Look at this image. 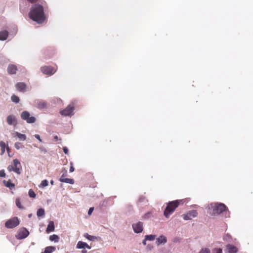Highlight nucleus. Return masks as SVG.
Instances as JSON below:
<instances>
[{
    "label": "nucleus",
    "mask_w": 253,
    "mask_h": 253,
    "mask_svg": "<svg viewBox=\"0 0 253 253\" xmlns=\"http://www.w3.org/2000/svg\"><path fill=\"white\" fill-rule=\"evenodd\" d=\"M29 15L32 20L38 23H42L45 18L43 6L37 3L32 6Z\"/></svg>",
    "instance_id": "obj_1"
},
{
    "label": "nucleus",
    "mask_w": 253,
    "mask_h": 253,
    "mask_svg": "<svg viewBox=\"0 0 253 253\" xmlns=\"http://www.w3.org/2000/svg\"><path fill=\"white\" fill-rule=\"evenodd\" d=\"M209 209L212 210V212L211 213L212 215L223 213L225 214V217L229 216V211L224 204L218 203H211L209 207Z\"/></svg>",
    "instance_id": "obj_2"
},
{
    "label": "nucleus",
    "mask_w": 253,
    "mask_h": 253,
    "mask_svg": "<svg viewBox=\"0 0 253 253\" xmlns=\"http://www.w3.org/2000/svg\"><path fill=\"white\" fill-rule=\"evenodd\" d=\"M179 202L178 201L169 202L164 211L165 216L168 218L169 215L174 211L176 207H178Z\"/></svg>",
    "instance_id": "obj_3"
},
{
    "label": "nucleus",
    "mask_w": 253,
    "mask_h": 253,
    "mask_svg": "<svg viewBox=\"0 0 253 253\" xmlns=\"http://www.w3.org/2000/svg\"><path fill=\"white\" fill-rule=\"evenodd\" d=\"M13 165H9L7 169L9 171H14L16 173L20 174L21 173L20 168L21 164L18 159H14L13 161Z\"/></svg>",
    "instance_id": "obj_4"
},
{
    "label": "nucleus",
    "mask_w": 253,
    "mask_h": 253,
    "mask_svg": "<svg viewBox=\"0 0 253 253\" xmlns=\"http://www.w3.org/2000/svg\"><path fill=\"white\" fill-rule=\"evenodd\" d=\"M20 221L17 217L14 216L8 219L5 223V226L7 228L11 229L17 226Z\"/></svg>",
    "instance_id": "obj_5"
},
{
    "label": "nucleus",
    "mask_w": 253,
    "mask_h": 253,
    "mask_svg": "<svg viewBox=\"0 0 253 253\" xmlns=\"http://www.w3.org/2000/svg\"><path fill=\"white\" fill-rule=\"evenodd\" d=\"M21 118L26 121L27 123L32 124L36 121V118L34 117H30V113L27 111H23L21 114Z\"/></svg>",
    "instance_id": "obj_6"
},
{
    "label": "nucleus",
    "mask_w": 253,
    "mask_h": 253,
    "mask_svg": "<svg viewBox=\"0 0 253 253\" xmlns=\"http://www.w3.org/2000/svg\"><path fill=\"white\" fill-rule=\"evenodd\" d=\"M29 235V232L25 228H22L19 229L16 238L18 240H22L26 238Z\"/></svg>",
    "instance_id": "obj_7"
},
{
    "label": "nucleus",
    "mask_w": 253,
    "mask_h": 253,
    "mask_svg": "<svg viewBox=\"0 0 253 253\" xmlns=\"http://www.w3.org/2000/svg\"><path fill=\"white\" fill-rule=\"evenodd\" d=\"M198 212L196 210L189 211L186 214H183V218L185 220H191L193 218L197 216Z\"/></svg>",
    "instance_id": "obj_8"
},
{
    "label": "nucleus",
    "mask_w": 253,
    "mask_h": 253,
    "mask_svg": "<svg viewBox=\"0 0 253 253\" xmlns=\"http://www.w3.org/2000/svg\"><path fill=\"white\" fill-rule=\"evenodd\" d=\"M143 223L141 221L133 223L132 225V229L135 233H140L142 232Z\"/></svg>",
    "instance_id": "obj_9"
},
{
    "label": "nucleus",
    "mask_w": 253,
    "mask_h": 253,
    "mask_svg": "<svg viewBox=\"0 0 253 253\" xmlns=\"http://www.w3.org/2000/svg\"><path fill=\"white\" fill-rule=\"evenodd\" d=\"M74 109L73 105H69L64 110L61 111L60 113L64 116L72 115Z\"/></svg>",
    "instance_id": "obj_10"
},
{
    "label": "nucleus",
    "mask_w": 253,
    "mask_h": 253,
    "mask_svg": "<svg viewBox=\"0 0 253 253\" xmlns=\"http://www.w3.org/2000/svg\"><path fill=\"white\" fill-rule=\"evenodd\" d=\"M6 121L9 125L15 126L17 124V121L16 117L14 115H10L7 116Z\"/></svg>",
    "instance_id": "obj_11"
},
{
    "label": "nucleus",
    "mask_w": 253,
    "mask_h": 253,
    "mask_svg": "<svg viewBox=\"0 0 253 253\" xmlns=\"http://www.w3.org/2000/svg\"><path fill=\"white\" fill-rule=\"evenodd\" d=\"M41 71L44 74L52 75L54 73L53 69L50 66H43L41 68Z\"/></svg>",
    "instance_id": "obj_12"
},
{
    "label": "nucleus",
    "mask_w": 253,
    "mask_h": 253,
    "mask_svg": "<svg viewBox=\"0 0 253 253\" xmlns=\"http://www.w3.org/2000/svg\"><path fill=\"white\" fill-rule=\"evenodd\" d=\"M17 89L22 92H24L26 91V84L23 82H19L15 85Z\"/></svg>",
    "instance_id": "obj_13"
},
{
    "label": "nucleus",
    "mask_w": 253,
    "mask_h": 253,
    "mask_svg": "<svg viewBox=\"0 0 253 253\" xmlns=\"http://www.w3.org/2000/svg\"><path fill=\"white\" fill-rule=\"evenodd\" d=\"M77 249H85V248H87L89 250L91 249V247L89 246L88 245H87L86 243L82 242V241H79L77 244L76 246Z\"/></svg>",
    "instance_id": "obj_14"
},
{
    "label": "nucleus",
    "mask_w": 253,
    "mask_h": 253,
    "mask_svg": "<svg viewBox=\"0 0 253 253\" xmlns=\"http://www.w3.org/2000/svg\"><path fill=\"white\" fill-rule=\"evenodd\" d=\"M167 238L164 235H161L156 239V244L158 245L161 244L164 245L167 243Z\"/></svg>",
    "instance_id": "obj_15"
},
{
    "label": "nucleus",
    "mask_w": 253,
    "mask_h": 253,
    "mask_svg": "<svg viewBox=\"0 0 253 253\" xmlns=\"http://www.w3.org/2000/svg\"><path fill=\"white\" fill-rule=\"evenodd\" d=\"M226 249L228 253H237L238 249L234 246L228 244L226 246Z\"/></svg>",
    "instance_id": "obj_16"
},
{
    "label": "nucleus",
    "mask_w": 253,
    "mask_h": 253,
    "mask_svg": "<svg viewBox=\"0 0 253 253\" xmlns=\"http://www.w3.org/2000/svg\"><path fill=\"white\" fill-rule=\"evenodd\" d=\"M59 180L62 182H65L66 183H69L73 184L74 183V180L72 178H64V175H62L59 178Z\"/></svg>",
    "instance_id": "obj_17"
},
{
    "label": "nucleus",
    "mask_w": 253,
    "mask_h": 253,
    "mask_svg": "<svg viewBox=\"0 0 253 253\" xmlns=\"http://www.w3.org/2000/svg\"><path fill=\"white\" fill-rule=\"evenodd\" d=\"M17 71V67L14 65H9L7 68L8 73L10 74H15Z\"/></svg>",
    "instance_id": "obj_18"
},
{
    "label": "nucleus",
    "mask_w": 253,
    "mask_h": 253,
    "mask_svg": "<svg viewBox=\"0 0 253 253\" xmlns=\"http://www.w3.org/2000/svg\"><path fill=\"white\" fill-rule=\"evenodd\" d=\"M3 182L4 184V185L6 187L9 188L10 190H12L15 187V184L11 182V180L9 179L7 181L3 180Z\"/></svg>",
    "instance_id": "obj_19"
},
{
    "label": "nucleus",
    "mask_w": 253,
    "mask_h": 253,
    "mask_svg": "<svg viewBox=\"0 0 253 253\" xmlns=\"http://www.w3.org/2000/svg\"><path fill=\"white\" fill-rule=\"evenodd\" d=\"M55 227L54 224V222L53 221H50L46 229V231L47 233H49L50 232H52L54 230Z\"/></svg>",
    "instance_id": "obj_20"
},
{
    "label": "nucleus",
    "mask_w": 253,
    "mask_h": 253,
    "mask_svg": "<svg viewBox=\"0 0 253 253\" xmlns=\"http://www.w3.org/2000/svg\"><path fill=\"white\" fill-rule=\"evenodd\" d=\"M8 36V32L6 31H2L0 32V40H5Z\"/></svg>",
    "instance_id": "obj_21"
},
{
    "label": "nucleus",
    "mask_w": 253,
    "mask_h": 253,
    "mask_svg": "<svg viewBox=\"0 0 253 253\" xmlns=\"http://www.w3.org/2000/svg\"><path fill=\"white\" fill-rule=\"evenodd\" d=\"M56 248L54 247L48 246L45 248L44 251L42 253H52L55 251Z\"/></svg>",
    "instance_id": "obj_22"
},
{
    "label": "nucleus",
    "mask_w": 253,
    "mask_h": 253,
    "mask_svg": "<svg viewBox=\"0 0 253 253\" xmlns=\"http://www.w3.org/2000/svg\"><path fill=\"white\" fill-rule=\"evenodd\" d=\"M14 134H15V136H16L20 140L24 141L26 139V136L25 134H21L18 132H15Z\"/></svg>",
    "instance_id": "obj_23"
},
{
    "label": "nucleus",
    "mask_w": 253,
    "mask_h": 253,
    "mask_svg": "<svg viewBox=\"0 0 253 253\" xmlns=\"http://www.w3.org/2000/svg\"><path fill=\"white\" fill-rule=\"evenodd\" d=\"M49 240L51 241H54L55 243H57L59 242V238L57 235L53 234L52 235L50 236Z\"/></svg>",
    "instance_id": "obj_24"
},
{
    "label": "nucleus",
    "mask_w": 253,
    "mask_h": 253,
    "mask_svg": "<svg viewBox=\"0 0 253 253\" xmlns=\"http://www.w3.org/2000/svg\"><path fill=\"white\" fill-rule=\"evenodd\" d=\"M84 236L85 238H86V239H87L88 240H89V241H94L95 239H97V237H96L94 236L90 235H89L88 233H85V234H84Z\"/></svg>",
    "instance_id": "obj_25"
},
{
    "label": "nucleus",
    "mask_w": 253,
    "mask_h": 253,
    "mask_svg": "<svg viewBox=\"0 0 253 253\" xmlns=\"http://www.w3.org/2000/svg\"><path fill=\"white\" fill-rule=\"evenodd\" d=\"M44 214H45V211H44V209L41 208V209H39L37 211V215L39 217L43 216L44 215Z\"/></svg>",
    "instance_id": "obj_26"
},
{
    "label": "nucleus",
    "mask_w": 253,
    "mask_h": 253,
    "mask_svg": "<svg viewBox=\"0 0 253 253\" xmlns=\"http://www.w3.org/2000/svg\"><path fill=\"white\" fill-rule=\"evenodd\" d=\"M155 238H156V235H146L145 236V238L146 240L150 241L154 240Z\"/></svg>",
    "instance_id": "obj_27"
},
{
    "label": "nucleus",
    "mask_w": 253,
    "mask_h": 253,
    "mask_svg": "<svg viewBox=\"0 0 253 253\" xmlns=\"http://www.w3.org/2000/svg\"><path fill=\"white\" fill-rule=\"evenodd\" d=\"M11 99L13 102H14L15 103H18L20 100L19 98L15 95H12Z\"/></svg>",
    "instance_id": "obj_28"
},
{
    "label": "nucleus",
    "mask_w": 253,
    "mask_h": 253,
    "mask_svg": "<svg viewBox=\"0 0 253 253\" xmlns=\"http://www.w3.org/2000/svg\"><path fill=\"white\" fill-rule=\"evenodd\" d=\"M16 205L20 209H24V207L21 205L20 199L17 198L16 199Z\"/></svg>",
    "instance_id": "obj_29"
},
{
    "label": "nucleus",
    "mask_w": 253,
    "mask_h": 253,
    "mask_svg": "<svg viewBox=\"0 0 253 253\" xmlns=\"http://www.w3.org/2000/svg\"><path fill=\"white\" fill-rule=\"evenodd\" d=\"M48 182L47 180L45 179V180H43L42 181L40 185V187H45V186H47L48 185Z\"/></svg>",
    "instance_id": "obj_30"
},
{
    "label": "nucleus",
    "mask_w": 253,
    "mask_h": 253,
    "mask_svg": "<svg viewBox=\"0 0 253 253\" xmlns=\"http://www.w3.org/2000/svg\"><path fill=\"white\" fill-rule=\"evenodd\" d=\"M28 194L31 198H35L36 196L35 192L32 189H30L29 190Z\"/></svg>",
    "instance_id": "obj_31"
},
{
    "label": "nucleus",
    "mask_w": 253,
    "mask_h": 253,
    "mask_svg": "<svg viewBox=\"0 0 253 253\" xmlns=\"http://www.w3.org/2000/svg\"><path fill=\"white\" fill-rule=\"evenodd\" d=\"M199 253H211V251L208 248H203L201 249Z\"/></svg>",
    "instance_id": "obj_32"
},
{
    "label": "nucleus",
    "mask_w": 253,
    "mask_h": 253,
    "mask_svg": "<svg viewBox=\"0 0 253 253\" xmlns=\"http://www.w3.org/2000/svg\"><path fill=\"white\" fill-rule=\"evenodd\" d=\"M212 253H222V250L220 248H218V249H214L212 251Z\"/></svg>",
    "instance_id": "obj_33"
},
{
    "label": "nucleus",
    "mask_w": 253,
    "mask_h": 253,
    "mask_svg": "<svg viewBox=\"0 0 253 253\" xmlns=\"http://www.w3.org/2000/svg\"><path fill=\"white\" fill-rule=\"evenodd\" d=\"M21 146V144L20 142H16L14 144V147L17 150H19L20 149Z\"/></svg>",
    "instance_id": "obj_34"
},
{
    "label": "nucleus",
    "mask_w": 253,
    "mask_h": 253,
    "mask_svg": "<svg viewBox=\"0 0 253 253\" xmlns=\"http://www.w3.org/2000/svg\"><path fill=\"white\" fill-rule=\"evenodd\" d=\"M5 176V173L4 169H2L0 170V177H4Z\"/></svg>",
    "instance_id": "obj_35"
},
{
    "label": "nucleus",
    "mask_w": 253,
    "mask_h": 253,
    "mask_svg": "<svg viewBox=\"0 0 253 253\" xmlns=\"http://www.w3.org/2000/svg\"><path fill=\"white\" fill-rule=\"evenodd\" d=\"M0 147L2 148H6L7 147H6V144L5 142L3 141H0Z\"/></svg>",
    "instance_id": "obj_36"
},
{
    "label": "nucleus",
    "mask_w": 253,
    "mask_h": 253,
    "mask_svg": "<svg viewBox=\"0 0 253 253\" xmlns=\"http://www.w3.org/2000/svg\"><path fill=\"white\" fill-rule=\"evenodd\" d=\"M231 238V236L229 234H226L224 237V240H225V241H229V239Z\"/></svg>",
    "instance_id": "obj_37"
},
{
    "label": "nucleus",
    "mask_w": 253,
    "mask_h": 253,
    "mask_svg": "<svg viewBox=\"0 0 253 253\" xmlns=\"http://www.w3.org/2000/svg\"><path fill=\"white\" fill-rule=\"evenodd\" d=\"M94 208L93 207L90 208L88 211V214L89 215H91L93 211Z\"/></svg>",
    "instance_id": "obj_38"
},
{
    "label": "nucleus",
    "mask_w": 253,
    "mask_h": 253,
    "mask_svg": "<svg viewBox=\"0 0 253 253\" xmlns=\"http://www.w3.org/2000/svg\"><path fill=\"white\" fill-rule=\"evenodd\" d=\"M70 165H71V167H70L69 170H70V172H72L74 171V168L73 166V164L72 163H70Z\"/></svg>",
    "instance_id": "obj_39"
},
{
    "label": "nucleus",
    "mask_w": 253,
    "mask_h": 253,
    "mask_svg": "<svg viewBox=\"0 0 253 253\" xmlns=\"http://www.w3.org/2000/svg\"><path fill=\"white\" fill-rule=\"evenodd\" d=\"M35 137L36 138L38 139L40 142H42V139H41L40 136L39 134H35Z\"/></svg>",
    "instance_id": "obj_40"
},
{
    "label": "nucleus",
    "mask_w": 253,
    "mask_h": 253,
    "mask_svg": "<svg viewBox=\"0 0 253 253\" xmlns=\"http://www.w3.org/2000/svg\"><path fill=\"white\" fill-rule=\"evenodd\" d=\"M63 151L65 153V154H67L68 153V149L67 147H64L63 148Z\"/></svg>",
    "instance_id": "obj_41"
},
{
    "label": "nucleus",
    "mask_w": 253,
    "mask_h": 253,
    "mask_svg": "<svg viewBox=\"0 0 253 253\" xmlns=\"http://www.w3.org/2000/svg\"><path fill=\"white\" fill-rule=\"evenodd\" d=\"M144 200H145V198L144 197H140L139 199V201L140 202H144Z\"/></svg>",
    "instance_id": "obj_42"
},
{
    "label": "nucleus",
    "mask_w": 253,
    "mask_h": 253,
    "mask_svg": "<svg viewBox=\"0 0 253 253\" xmlns=\"http://www.w3.org/2000/svg\"><path fill=\"white\" fill-rule=\"evenodd\" d=\"M5 148H1V155H3L5 153Z\"/></svg>",
    "instance_id": "obj_43"
},
{
    "label": "nucleus",
    "mask_w": 253,
    "mask_h": 253,
    "mask_svg": "<svg viewBox=\"0 0 253 253\" xmlns=\"http://www.w3.org/2000/svg\"><path fill=\"white\" fill-rule=\"evenodd\" d=\"M39 105H41V106H42V107H45V105H46V104H45V103H44V102H42V103H39Z\"/></svg>",
    "instance_id": "obj_44"
},
{
    "label": "nucleus",
    "mask_w": 253,
    "mask_h": 253,
    "mask_svg": "<svg viewBox=\"0 0 253 253\" xmlns=\"http://www.w3.org/2000/svg\"><path fill=\"white\" fill-rule=\"evenodd\" d=\"M27 0L31 3H33V2L37 1L38 0Z\"/></svg>",
    "instance_id": "obj_45"
},
{
    "label": "nucleus",
    "mask_w": 253,
    "mask_h": 253,
    "mask_svg": "<svg viewBox=\"0 0 253 253\" xmlns=\"http://www.w3.org/2000/svg\"><path fill=\"white\" fill-rule=\"evenodd\" d=\"M127 208H128V209L129 211H132V206H128Z\"/></svg>",
    "instance_id": "obj_46"
},
{
    "label": "nucleus",
    "mask_w": 253,
    "mask_h": 253,
    "mask_svg": "<svg viewBox=\"0 0 253 253\" xmlns=\"http://www.w3.org/2000/svg\"><path fill=\"white\" fill-rule=\"evenodd\" d=\"M146 241L147 240L145 239V238L144 239V240L142 242V243L144 245H146Z\"/></svg>",
    "instance_id": "obj_47"
},
{
    "label": "nucleus",
    "mask_w": 253,
    "mask_h": 253,
    "mask_svg": "<svg viewBox=\"0 0 253 253\" xmlns=\"http://www.w3.org/2000/svg\"><path fill=\"white\" fill-rule=\"evenodd\" d=\"M6 150L7 151V153H9L10 149H9V148L8 147H6ZM8 155H9V154H8Z\"/></svg>",
    "instance_id": "obj_48"
},
{
    "label": "nucleus",
    "mask_w": 253,
    "mask_h": 253,
    "mask_svg": "<svg viewBox=\"0 0 253 253\" xmlns=\"http://www.w3.org/2000/svg\"><path fill=\"white\" fill-rule=\"evenodd\" d=\"M82 253H87V251L84 249L82 251Z\"/></svg>",
    "instance_id": "obj_49"
},
{
    "label": "nucleus",
    "mask_w": 253,
    "mask_h": 253,
    "mask_svg": "<svg viewBox=\"0 0 253 253\" xmlns=\"http://www.w3.org/2000/svg\"><path fill=\"white\" fill-rule=\"evenodd\" d=\"M50 184L51 185H53L54 184V181L53 180H51L50 181Z\"/></svg>",
    "instance_id": "obj_50"
},
{
    "label": "nucleus",
    "mask_w": 253,
    "mask_h": 253,
    "mask_svg": "<svg viewBox=\"0 0 253 253\" xmlns=\"http://www.w3.org/2000/svg\"><path fill=\"white\" fill-rule=\"evenodd\" d=\"M54 139L57 140L58 139V136L57 135H55L54 136Z\"/></svg>",
    "instance_id": "obj_51"
},
{
    "label": "nucleus",
    "mask_w": 253,
    "mask_h": 253,
    "mask_svg": "<svg viewBox=\"0 0 253 253\" xmlns=\"http://www.w3.org/2000/svg\"><path fill=\"white\" fill-rule=\"evenodd\" d=\"M32 216V213H30V214H28V217H29V218H31Z\"/></svg>",
    "instance_id": "obj_52"
},
{
    "label": "nucleus",
    "mask_w": 253,
    "mask_h": 253,
    "mask_svg": "<svg viewBox=\"0 0 253 253\" xmlns=\"http://www.w3.org/2000/svg\"><path fill=\"white\" fill-rule=\"evenodd\" d=\"M40 149H41L42 151H45L46 152V151L45 150V149H44L43 148H42V147H41V148H40Z\"/></svg>",
    "instance_id": "obj_53"
},
{
    "label": "nucleus",
    "mask_w": 253,
    "mask_h": 253,
    "mask_svg": "<svg viewBox=\"0 0 253 253\" xmlns=\"http://www.w3.org/2000/svg\"><path fill=\"white\" fill-rule=\"evenodd\" d=\"M67 171H66L64 173H63L62 175H64V177H65L66 175Z\"/></svg>",
    "instance_id": "obj_54"
}]
</instances>
